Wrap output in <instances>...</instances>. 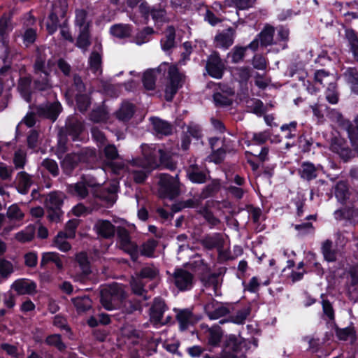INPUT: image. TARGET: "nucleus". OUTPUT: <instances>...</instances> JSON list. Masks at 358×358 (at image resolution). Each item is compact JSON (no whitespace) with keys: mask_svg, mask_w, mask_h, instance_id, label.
I'll use <instances>...</instances> for the list:
<instances>
[{"mask_svg":"<svg viewBox=\"0 0 358 358\" xmlns=\"http://www.w3.org/2000/svg\"><path fill=\"white\" fill-rule=\"evenodd\" d=\"M141 150L143 158L134 159L132 161L134 166L152 169L162 164L170 170L176 169V164L171 159L169 153L162 149H156L155 146L143 145Z\"/></svg>","mask_w":358,"mask_h":358,"instance_id":"nucleus-1","label":"nucleus"},{"mask_svg":"<svg viewBox=\"0 0 358 358\" xmlns=\"http://www.w3.org/2000/svg\"><path fill=\"white\" fill-rule=\"evenodd\" d=\"M126 297L127 293L123 285L118 283L106 286L100 292V302L108 310L117 309Z\"/></svg>","mask_w":358,"mask_h":358,"instance_id":"nucleus-2","label":"nucleus"},{"mask_svg":"<svg viewBox=\"0 0 358 358\" xmlns=\"http://www.w3.org/2000/svg\"><path fill=\"white\" fill-rule=\"evenodd\" d=\"M101 149L103 169L115 174H120L124 169L125 162L119 154L117 147L108 143Z\"/></svg>","mask_w":358,"mask_h":358,"instance_id":"nucleus-3","label":"nucleus"},{"mask_svg":"<svg viewBox=\"0 0 358 358\" xmlns=\"http://www.w3.org/2000/svg\"><path fill=\"white\" fill-rule=\"evenodd\" d=\"M159 273V270L153 265L145 266L141 269L139 272L136 273L135 276H133L130 284L133 292L143 297V301H147L150 296L146 295L147 291L144 289L145 284L143 279H154Z\"/></svg>","mask_w":358,"mask_h":358,"instance_id":"nucleus-4","label":"nucleus"},{"mask_svg":"<svg viewBox=\"0 0 358 358\" xmlns=\"http://www.w3.org/2000/svg\"><path fill=\"white\" fill-rule=\"evenodd\" d=\"M46 58L41 52H38L34 65V73L37 76L34 80V89L40 92L48 91L52 85L49 78V72L45 69Z\"/></svg>","mask_w":358,"mask_h":358,"instance_id":"nucleus-5","label":"nucleus"},{"mask_svg":"<svg viewBox=\"0 0 358 358\" xmlns=\"http://www.w3.org/2000/svg\"><path fill=\"white\" fill-rule=\"evenodd\" d=\"M168 82L165 89V99L171 101L178 90L182 87L184 83V76L181 74L175 66H167Z\"/></svg>","mask_w":358,"mask_h":358,"instance_id":"nucleus-6","label":"nucleus"},{"mask_svg":"<svg viewBox=\"0 0 358 358\" xmlns=\"http://www.w3.org/2000/svg\"><path fill=\"white\" fill-rule=\"evenodd\" d=\"M159 185L160 186L159 193L163 197L172 199L180 194V184L177 174L176 176H171L166 173H161Z\"/></svg>","mask_w":358,"mask_h":358,"instance_id":"nucleus-7","label":"nucleus"},{"mask_svg":"<svg viewBox=\"0 0 358 358\" xmlns=\"http://www.w3.org/2000/svg\"><path fill=\"white\" fill-rule=\"evenodd\" d=\"M63 199L64 196L57 192H51L47 196L45 203L48 209V218L49 220L55 222L60 221V217L63 214L61 210Z\"/></svg>","mask_w":358,"mask_h":358,"instance_id":"nucleus-8","label":"nucleus"},{"mask_svg":"<svg viewBox=\"0 0 358 358\" xmlns=\"http://www.w3.org/2000/svg\"><path fill=\"white\" fill-rule=\"evenodd\" d=\"M115 233L120 242V248L128 253L133 262L138 259V247L131 241L129 231L122 227H117Z\"/></svg>","mask_w":358,"mask_h":358,"instance_id":"nucleus-9","label":"nucleus"},{"mask_svg":"<svg viewBox=\"0 0 358 358\" xmlns=\"http://www.w3.org/2000/svg\"><path fill=\"white\" fill-rule=\"evenodd\" d=\"M34 110H36V113L38 117L47 119L54 122L62 111V106L57 101H46L35 106Z\"/></svg>","mask_w":358,"mask_h":358,"instance_id":"nucleus-10","label":"nucleus"},{"mask_svg":"<svg viewBox=\"0 0 358 358\" xmlns=\"http://www.w3.org/2000/svg\"><path fill=\"white\" fill-rule=\"evenodd\" d=\"M60 128L67 133L73 141H76L79 139L85 130V122L81 117L71 115L66 118L64 127Z\"/></svg>","mask_w":358,"mask_h":358,"instance_id":"nucleus-11","label":"nucleus"},{"mask_svg":"<svg viewBox=\"0 0 358 358\" xmlns=\"http://www.w3.org/2000/svg\"><path fill=\"white\" fill-rule=\"evenodd\" d=\"M176 319L181 331L187 329L199 320V317L194 314L192 308H174Z\"/></svg>","mask_w":358,"mask_h":358,"instance_id":"nucleus-12","label":"nucleus"},{"mask_svg":"<svg viewBox=\"0 0 358 358\" xmlns=\"http://www.w3.org/2000/svg\"><path fill=\"white\" fill-rule=\"evenodd\" d=\"M274 33L275 28L273 26L269 24L266 25L257 36L256 38L248 45L249 48L255 51L258 48L259 43H260L262 47H267L273 44Z\"/></svg>","mask_w":358,"mask_h":358,"instance_id":"nucleus-13","label":"nucleus"},{"mask_svg":"<svg viewBox=\"0 0 358 358\" xmlns=\"http://www.w3.org/2000/svg\"><path fill=\"white\" fill-rule=\"evenodd\" d=\"M206 70L213 78H221L222 77L224 64L217 52H213L206 61Z\"/></svg>","mask_w":358,"mask_h":358,"instance_id":"nucleus-14","label":"nucleus"},{"mask_svg":"<svg viewBox=\"0 0 358 358\" xmlns=\"http://www.w3.org/2000/svg\"><path fill=\"white\" fill-rule=\"evenodd\" d=\"M173 282L180 291L190 289L193 285V275L189 271L178 268L173 273Z\"/></svg>","mask_w":358,"mask_h":358,"instance_id":"nucleus-15","label":"nucleus"},{"mask_svg":"<svg viewBox=\"0 0 358 358\" xmlns=\"http://www.w3.org/2000/svg\"><path fill=\"white\" fill-rule=\"evenodd\" d=\"M168 309L164 301L160 298L155 299L150 309V315L151 321L155 323L166 324L168 323L171 317L168 316L166 319L163 320V315L164 312Z\"/></svg>","mask_w":358,"mask_h":358,"instance_id":"nucleus-16","label":"nucleus"},{"mask_svg":"<svg viewBox=\"0 0 358 358\" xmlns=\"http://www.w3.org/2000/svg\"><path fill=\"white\" fill-rule=\"evenodd\" d=\"M204 310L210 320H217L230 313L229 309L226 306L214 299L205 305Z\"/></svg>","mask_w":358,"mask_h":358,"instance_id":"nucleus-17","label":"nucleus"},{"mask_svg":"<svg viewBox=\"0 0 358 358\" xmlns=\"http://www.w3.org/2000/svg\"><path fill=\"white\" fill-rule=\"evenodd\" d=\"M236 29L231 27L218 33L214 38L215 47L217 48L228 49L234 43Z\"/></svg>","mask_w":358,"mask_h":358,"instance_id":"nucleus-18","label":"nucleus"},{"mask_svg":"<svg viewBox=\"0 0 358 358\" xmlns=\"http://www.w3.org/2000/svg\"><path fill=\"white\" fill-rule=\"evenodd\" d=\"M203 329L205 328L204 334L207 341V344L210 348L218 347L221 343L223 336V331L219 325H214L211 327L201 325ZM211 350V348H210Z\"/></svg>","mask_w":358,"mask_h":358,"instance_id":"nucleus-19","label":"nucleus"},{"mask_svg":"<svg viewBox=\"0 0 358 358\" xmlns=\"http://www.w3.org/2000/svg\"><path fill=\"white\" fill-rule=\"evenodd\" d=\"M117 228L108 220H98L94 225V230L96 234L104 239H110L114 237Z\"/></svg>","mask_w":358,"mask_h":358,"instance_id":"nucleus-20","label":"nucleus"},{"mask_svg":"<svg viewBox=\"0 0 358 358\" xmlns=\"http://www.w3.org/2000/svg\"><path fill=\"white\" fill-rule=\"evenodd\" d=\"M330 149L334 152L337 153L345 162H347L352 156L351 150L346 141L341 138H333L331 141Z\"/></svg>","mask_w":358,"mask_h":358,"instance_id":"nucleus-21","label":"nucleus"},{"mask_svg":"<svg viewBox=\"0 0 358 358\" xmlns=\"http://www.w3.org/2000/svg\"><path fill=\"white\" fill-rule=\"evenodd\" d=\"M224 240L220 233L207 234L201 240L202 246L208 250L217 249L220 251L224 246Z\"/></svg>","mask_w":358,"mask_h":358,"instance_id":"nucleus-22","label":"nucleus"},{"mask_svg":"<svg viewBox=\"0 0 358 358\" xmlns=\"http://www.w3.org/2000/svg\"><path fill=\"white\" fill-rule=\"evenodd\" d=\"M164 37L160 40L161 48L164 52H171L176 46L175 27L173 25L168 26L164 32Z\"/></svg>","mask_w":358,"mask_h":358,"instance_id":"nucleus-23","label":"nucleus"},{"mask_svg":"<svg viewBox=\"0 0 358 358\" xmlns=\"http://www.w3.org/2000/svg\"><path fill=\"white\" fill-rule=\"evenodd\" d=\"M167 66L168 64L164 63L160 65L157 69H150L144 73L142 81L146 90H152L155 89L157 73L166 71Z\"/></svg>","mask_w":358,"mask_h":358,"instance_id":"nucleus-24","label":"nucleus"},{"mask_svg":"<svg viewBox=\"0 0 358 358\" xmlns=\"http://www.w3.org/2000/svg\"><path fill=\"white\" fill-rule=\"evenodd\" d=\"M157 5L152 6L151 17L155 24L166 23L170 21L166 11V3L162 0Z\"/></svg>","mask_w":358,"mask_h":358,"instance_id":"nucleus-25","label":"nucleus"},{"mask_svg":"<svg viewBox=\"0 0 358 358\" xmlns=\"http://www.w3.org/2000/svg\"><path fill=\"white\" fill-rule=\"evenodd\" d=\"M80 160L81 156L79 154L71 153L66 155L61 162L63 172L67 176H71Z\"/></svg>","mask_w":358,"mask_h":358,"instance_id":"nucleus-26","label":"nucleus"},{"mask_svg":"<svg viewBox=\"0 0 358 358\" xmlns=\"http://www.w3.org/2000/svg\"><path fill=\"white\" fill-rule=\"evenodd\" d=\"M12 288L18 294H33L36 292V285L34 282L26 279L16 280L12 285Z\"/></svg>","mask_w":358,"mask_h":358,"instance_id":"nucleus-27","label":"nucleus"},{"mask_svg":"<svg viewBox=\"0 0 358 358\" xmlns=\"http://www.w3.org/2000/svg\"><path fill=\"white\" fill-rule=\"evenodd\" d=\"M80 180L83 181L88 189H90L91 192L94 196L102 199H106L100 189L102 183L99 182L95 177L91 175H83L80 177Z\"/></svg>","mask_w":358,"mask_h":358,"instance_id":"nucleus-28","label":"nucleus"},{"mask_svg":"<svg viewBox=\"0 0 358 358\" xmlns=\"http://www.w3.org/2000/svg\"><path fill=\"white\" fill-rule=\"evenodd\" d=\"M153 130L157 135L169 136L173 132V125L167 121L163 120L159 117H153L150 118Z\"/></svg>","mask_w":358,"mask_h":358,"instance_id":"nucleus-29","label":"nucleus"},{"mask_svg":"<svg viewBox=\"0 0 358 358\" xmlns=\"http://www.w3.org/2000/svg\"><path fill=\"white\" fill-rule=\"evenodd\" d=\"M188 178L194 183H204L207 180L206 172L196 164L189 165L187 169Z\"/></svg>","mask_w":358,"mask_h":358,"instance_id":"nucleus-30","label":"nucleus"},{"mask_svg":"<svg viewBox=\"0 0 358 358\" xmlns=\"http://www.w3.org/2000/svg\"><path fill=\"white\" fill-rule=\"evenodd\" d=\"M63 257L64 256L55 252H44L42 255L40 266L44 268L48 264L52 263L55 264L58 270L62 271L64 268Z\"/></svg>","mask_w":358,"mask_h":358,"instance_id":"nucleus-31","label":"nucleus"},{"mask_svg":"<svg viewBox=\"0 0 358 358\" xmlns=\"http://www.w3.org/2000/svg\"><path fill=\"white\" fill-rule=\"evenodd\" d=\"M3 55L0 56V58L2 59L4 65L0 69V75L10 76V64L12 63L14 54L4 41L3 42Z\"/></svg>","mask_w":358,"mask_h":358,"instance_id":"nucleus-32","label":"nucleus"},{"mask_svg":"<svg viewBox=\"0 0 358 358\" xmlns=\"http://www.w3.org/2000/svg\"><path fill=\"white\" fill-rule=\"evenodd\" d=\"M319 167L311 162H305L301 164L299 173L303 179L310 181L317 178Z\"/></svg>","mask_w":358,"mask_h":358,"instance_id":"nucleus-33","label":"nucleus"},{"mask_svg":"<svg viewBox=\"0 0 358 358\" xmlns=\"http://www.w3.org/2000/svg\"><path fill=\"white\" fill-rule=\"evenodd\" d=\"M67 3L66 0H59L52 6V10L48 17V22L59 23L58 17H64L66 12Z\"/></svg>","mask_w":358,"mask_h":358,"instance_id":"nucleus-34","label":"nucleus"},{"mask_svg":"<svg viewBox=\"0 0 358 358\" xmlns=\"http://www.w3.org/2000/svg\"><path fill=\"white\" fill-rule=\"evenodd\" d=\"M67 192L79 199H84L89 194V189L80 180L75 184L69 185Z\"/></svg>","mask_w":358,"mask_h":358,"instance_id":"nucleus-35","label":"nucleus"},{"mask_svg":"<svg viewBox=\"0 0 358 358\" xmlns=\"http://www.w3.org/2000/svg\"><path fill=\"white\" fill-rule=\"evenodd\" d=\"M31 83L29 77L20 78L18 81L17 90L27 102L31 101Z\"/></svg>","mask_w":358,"mask_h":358,"instance_id":"nucleus-36","label":"nucleus"},{"mask_svg":"<svg viewBox=\"0 0 358 358\" xmlns=\"http://www.w3.org/2000/svg\"><path fill=\"white\" fill-rule=\"evenodd\" d=\"M31 176L24 171L17 174V189L22 194H26L32 185Z\"/></svg>","mask_w":358,"mask_h":358,"instance_id":"nucleus-37","label":"nucleus"},{"mask_svg":"<svg viewBox=\"0 0 358 358\" xmlns=\"http://www.w3.org/2000/svg\"><path fill=\"white\" fill-rule=\"evenodd\" d=\"M132 29L131 25L127 24H116L110 29V33L118 38H125L131 34Z\"/></svg>","mask_w":358,"mask_h":358,"instance_id":"nucleus-38","label":"nucleus"},{"mask_svg":"<svg viewBox=\"0 0 358 358\" xmlns=\"http://www.w3.org/2000/svg\"><path fill=\"white\" fill-rule=\"evenodd\" d=\"M91 45L90 29L83 27L79 29V34L76 39V45L80 48L83 52L87 51Z\"/></svg>","mask_w":358,"mask_h":358,"instance_id":"nucleus-39","label":"nucleus"},{"mask_svg":"<svg viewBox=\"0 0 358 358\" xmlns=\"http://www.w3.org/2000/svg\"><path fill=\"white\" fill-rule=\"evenodd\" d=\"M221 188L220 180L214 179L210 183L204 187L200 194V199H205L215 196Z\"/></svg>","mask_w":358,"mask_h":358,"instance_id":"nucleus-40","label":"nucleus"},{"mask_svg":"<svg viewBox=\"0 0 358 358\" xmlns=\"http://www.w3.org/2000/svg\"><path fill=\"white\" fill-rule=\"evenodd\" d=\"M347 83L350 85L351 90L358 94V69L348 68L344 73Z\"/></svg>","mask_w":358,"mask_h":358,"instance_id":"nucleus-41","label":"nucleus"},{"mask_svg":"<svg viewBox=\"0 0 358 358\" xmlns=\"http://www.w3.org/2000/svg\"><path fill=\"white\" fill-rule=\"evenodd\" d=\"M90 71L95 74H101L102 72V58L101 55L96 51H92L88 59Z\"/></svg>","mask_w":358,"mask_h":358,"instance_id":"nucleus-42","label":"nucleus"},{"mask_svg":"<svg viewBox=\"0 0 358 358\" xmlns=\"http://www.w3.org/2000/svg\"><path fill=\"white\" fill-rule=\"evenodd\" d=\"M71 301L78 313L86 312L92 308V302L88 296L72 298Z\"/></svg>","mask_w":358,"mask_h":358,"instance_id":"nucleus-43","label":"nucleus"},{"mask_svg":"<svg viewBox=\"0 0 358 358\" xmlns=\"http://www.w3.org/2000/svg\"><path fill=\"white\" fill-rule=\"evenodd\" d=\"M134 106L132 103L124 102L122 104L120 109L116 112V116L118 120L127 122L129 120L134 113Z\"/></svg>","mask_w":358,"mask_h":358,"instance_id":"nucleus-44","label":"nucleus"},{"mask_svg":"<svg viewBox=\"0 0 358 358\" xmlns=\"http://www.w3.org/2000/svg\"><path fill=\"white\" fill-rule=\"evenodd\" d=\"M345 36L355 59L358 62V37L357 34L354 30L348 29L345 30Z\"/></svg>","mask_w":358,"mask_h":358,"instance_id":"nucleus-45","label":"nucleus"},{"mask_svg":"<svg viewBox=\"0 0 358 358\" xmlns=\"http://www.w3.org/2000/svg\"><path fill=\"white\" fill-rule=\"evenodd\" d=\"M158 245V242L155 239H148L143 243L138 249V254L141 255L152 257L154 256L155 250Z\"/></svg>","mask_w":358,"mask_h":358,"instance_id":"nucleus-46","label":"nucleus"},{"mask_svg":"<svg viewBox=\"0 0 358 358\" xmlns=\"http://www.w3.org/2000/svg\"><path fill=\"white\" fill-rule=\"evenodd\" d=\"M154 34L155 30L152 27H145L136 34L134 41L137 45H141L148 42Z\"/></svg>","mask_w":358,"mask_h":358,"instance_id":"nucleus-47","label":"nucleus"},{"mask_svg":"<svg viewBox=\"0 0 358 358\" xmlns=\"http://www.w3.org/2000/svg\"><path fill=\"white\" fill-rule=\"evenodd\" d=\"M246 106L250 112L262 115L265 113L264 104L262 101L257 99H250L247 100Z\"/></svg>","mask_w":358,"mask_h":358,"instance_id":"nucleus-48","label":"nucleus"},{"mask_svg":"<svg viewBox=\"0 0 358 358\" xmlns=\"http://www.w3.org/2000/svg\"><path fill=\"white\" fill-rule=\"evenodd\" d=\"M141 306L140 301L127 300V297L121 302V305L117 309H120L123 313L131 314L137 310H140Z\"/></svg>","mask_w":358,"mask_h":358,"instance_id":"nucleus-49","label":"nucleus"},{"mask_svg":"<svg viewBox=\"0 0 358 358\" xmlns=\"http://www.w3.org/2000/svg\"><path fill=\"white\" fill-rule=\"evenodd\" d=\"M335 195L341 202L345 201L349 198V189L348 185L344 181H339L335 187Z\"/></svg>","mask_w":358,"mask_h":358,"instance_id":"nucleus-50","label":"nucleus"},{"mask_svg":"<svg viewBox=\"0 0 358 358\" xmlns=\"http://www.w3.org/2000/svg\"><path fill=\"white\" fill-rule=\"evenodd\" d=\"M66 238H69V236L64 232L60 231L54 240L56 247L62 252H68L71 248L70 243L66 241Z\"/></svg>","mask_w":358,"mask_h":358,"instance_id":"nucleus-51","label":"nucleus"},{"mask_svg":"<svg viewBox=\"0 0 358 358\" xmlns=\"http://www.w3.org/2000/svg\"><path fill=\"white\" fill-rule=\"evenodd\" d=\"M78 110L81 113L86 112L91 105L90 97L87 94H78L76 97Z\"/></svg>","mask_w":358,"mask_h":358,"instance_id":"nucleus-52","label":"nucleus"},{"mask_svg":"<svg viewBox=\"0 0 358 358\" xmlns=\"http://www.w3.org/2000/svg\"><path fill=\"white\" fill-rule=\"evenodd\" d=\"M108 119V112L102 107H98L94 109L90 114V120L94 122H106Z\"/></svg>","mask_w":358,"mask_h":358,"instance_id":"nucleus-53","label":"nucleus"},{"mask_svg":"<svg viewBox=\"0 0 358 358\" xmlns=\"http://www.w3.org/2000/svg\"><path fill=\"white\" fill-rule=\"evenodd\" d=\"M243 342L241 338H237L234 335H230L226 342L225 348L233 353L241 351Z\"/></svg>","mask_w":358,"mask_h":358,"instance_id":"nucleus-54","label":"nucleus"},{"mask_svg":"<svg viewBox=\"0 0 358 358\" xmlns=\"http://www.w3.org/2000/svg\"><path fill=\"white\" fill-rule=\"evenodd\" d=\"M45 343L49 345L55 347L60 352L64 351L66 348V345L62 342L59 334L48 336L45 339Z\"/></svg>","mask_w":358,"mask_h":358,"instance_id":"nucleus-55","label":"nucleus"},{"mask_svg":"<svg viewBox=\"0 0 358 358\" xmlns=\"http://www.w3.org/2000/svg\"><path fill=\"white\" fill-rule=\"evenodd\" d=\"M76 261L85 275H87L91 273L90 262L87 255L85 252H80L76 255Z\"/></svg>","mask_w":358,"mask_h":358,"instance_id":"nucleus-56","label":"nucleus"},{"mask_svg":"<svg viewBox=\"0 0 358 358\" xmlns=\"http://www.w3.org/2000/svg\"><path fill=\"white\" fill-rule=\"evenodd\" d=\"M87 13L83 9L76 10V24L79 27V29L83 27L90 28V22L87 21Z\"/></svg>","mask_w":358,"mask_h":358,"instance_id":"nucleus-57","label":"nucleus"},{"mask_svg":"<svg viewBox=\"0 0 358 358\" xmlns=\"http://www.w3.org/2000/svg\"><path fill=\"white\" fill-rule=\"evenodd\" d=\"M332 241L327 240L322 245V253L324 259L328 262H335L336 259V252L331 249Z\"/></svg>","mask_w":358,"mask_h":358,"instance_id":"nucleus-58","label":"nucleus"},{"mask_svg":"<svg viewBox=\"0 0 358 358\" xmlns=\"http://www.w3.org/2000/svg\"><path fill=\"white\" fill-rule=\"evenodd\" d=\"M250 313L248 308H244L238 310L235 315H231L229 320L234 323L241 324H243Z\"/></svg>","mask_w":358,"mask_h":358,"instance_id":"nucleus-59","label":"nucleus"},{"mask_svg":"<svg viewBox=\"0 0 358 358\" xmlns=\"http://www.w3.org/2000/svg\"><path fill=\"white\" fill-rule=\"evenodd\" d=\"M296 122H292L289 124L281 126L280 129L282 136L287 139H291L295 137L296 133Z\"/></svg>","mask_w":358,"mask_h":358,"instance_id":"nucleus-60","label":"nucleus"},{"mask_svg":"<svg viewBox=\"0 0 358 358\" xmlns=\"http://www.w3.org/2000/svg\"><path fill=\"white\" fill-rule=\"evenodd\" d=\"M41 166L44 167L53 177H56L59 175V167L55 160L46 158L42 162Z\"/></svg>","mask_w":358,"mask_h":358,"instance_id":"nucleus-61","label":"nucleus"},{"mask_svg":"<svg viewBox=\"0 0 358 358\" xmlns=\"http://www.w3.org/2000/svg\"><path fill=\"white\" fill-rule=\"evenodd\" d=\"M27 162L26 152L19 149L15 152L13 163L16 169H22Z\"/></svg>","mask_w":358,"mask_h":358,"instance_id":"nucleus-62","label":"nucleus"},{"mask_svg":"<svg viewBox=\"0 0 358 358\" xmlns=\"http://www.w3.org/2000/svg\"><path fill=\"white\" fill-rule=\"evenodd\" d=\"M248 48H249L248 45L247 47H234L230 53L231 62L233 63H238L242 61Z\"/></svg>","mask_w":358,"mask_h":358,"instance_id":"nucleus-63","label":"nucleus"},{"mask_svg":"<svg viewBox=\"0 0 358 358\" xmlns=\"http://www.w3.org/2000/svg\"><path fill=\"white\" fill-rule=\"evenodd\" d=\"M91 133L93 138L96 141L100 149L106 145V137L98 127H92L91 129Z\"/></svg>","mask_w":358,"mask_h":358,"instance_id":"nucleus-64","label":"nucleus"}]
</instances>
